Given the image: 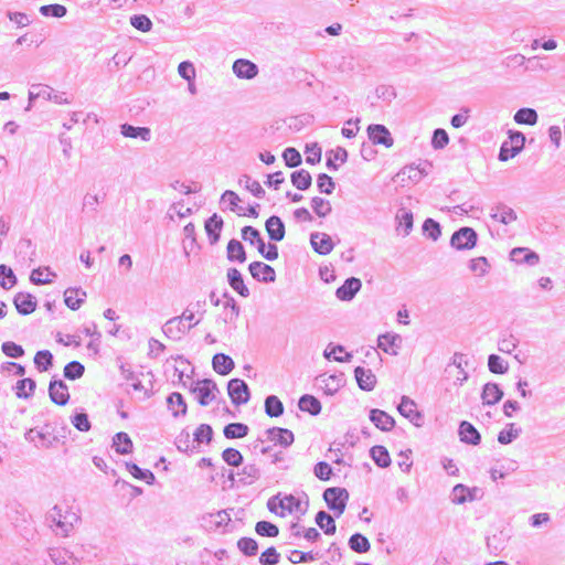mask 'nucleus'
<instances>
[{
  "instance_id": "f257e3e1",
  "label": "nucleus",
  "mask_w": 565,
  "mask_h": 565,
  "mask_svg": "<svg viewBox=\"0 0 565 565\" xmlns=\"http://www.w3.org/2000/svg\"><path fill=\"white\" fill-rule=\"evenodd\" d=\"M67 427L60 429L56 422L49 420L42 426L30 428L24 434V439L39 450H47L56 447L60 443L64 444Z\"/></svg>"
},
{
  "instance_id": "f03ea898",
  "label": "nucleus",
  "mask_w": 565,
  "mask_h": 565,
  "mask_svg": "<svg viewBox=\"0 0 565 565\" xmlns=\"http://www.w3.org/2000/svg\"><path fill=\"white\" fill-rule=\"evenodd\" d=\"M79 516L68 507L54 505L45 515V522L55 535L67 537L74 530Z\"/></svg>"
},
{
  "instance_id": "7ed1b4c3",
  "label": "nucleus",
  "mask_w": 565,
  "mask_h": 565,
  "mask_svg": "<svg viewBox=\"0 0 565 565\" xmlns=\"http://www.w3.org/2000/svg\"><path fill=\"white\" fill-rule=\"evenodd\" d=\"M242 238L250 244L256 242L259 254L267 260H276L278 258V247L275 244H268V252H265V242L257 228L253 226H244L242 228Z\"/></svg>"
},
{
  "instance_id": "20e7f679",
  "label": "nucleus",
  "mask_w": 565,
  "mask_h": 565,
  "mask_svg": "<svg viewBox=\"0 0 565 565\" xmlns=\"http://www.w3.org/2000/svg\"><path fill=\"white\" fill-rule=\"evenodd\" d=\"M190 392L195 396L200 405L207 406L213 399H215V394L220 391L213 380L205 379L192 382Z\"/></svg>"
},
{
  "instance_id": "39448f33",
  "label": "nucleus",
  "mask_w": 565,
  "mask_h": 565,
  "mask_svg": "<svg viewBox=\"0 0 565 565\" xmlns=\"http://www.w3.org/2000/svg\"><path fill=\"white\" fill-rule=\"evenodd\" d=\"M323 499L328 508L339 518L345 510L349 492L344 488L332 487L323 492Z\"/></svg>"
},
{
  "instance_id": "423d86ee",
  "label": "nucleus",
  "mask_w": 565,
  "mask_h": 565,
  "mask_svg": "<svg viewBox=\"0 0 565 565\" xmlns=\"http://www.w3.org/2000/svg\"><path fill=\"white\" fill-rule=\"evenodd\" d=\"M185 322L182 316L172 317L162 326V332L167 338L179 341L189 330L198 326L201 319H198L193 323L185 324Z\"/></svg>"
},
{
  "instance_id": "0eeeda50",
  "label": "nucleus",
  "mask_w": 565,
  "mask_h": 565,
  "mask_svg": "<svg viewBox=\"0 0 565 565\" xmlns=\"http://www.w3.org/2000/svg\"><path fill=\"white\" fill-rule=\"evenodd\" d=\"M64 93L55 92L52 87L47 85L38 84L32 85L29 92V99L31 103L36 98H43L45 100H51L58 105L70 104L71 100L64 97Z\"/></svg>"
},
{
  "instance_id": "6e6552de",
  "label": "nucleus",
  "mask_w": 565,
  "mask_h": 565,
  "mask_svg": "<svg viewBox=\"0 0 565 565\" xmlns=\"http://www.w3.org/2000/svg\"><path fill=\"white\" fill-rule=\"evenodd\" d=\"M477 241L478 235L473 228L461 227L452 234L450 245L459 250L471 249L476 246Z\"/></svg>"
},
{
  "instance_id": "1a4fd4ad",
  "label": "nucleus",
  "mask_w": 565,
  "mask_h": 565,
  "mask_svg": "<svg viewBox=\"0 0 565 565\" xmlns=\"http://www.w3.org/2000/svg\"><path fill=\"white\" fill-rule=\"evenodd\" d=\"M227 392L235 405L246 404L250 398L248 385L241 379H232L227 384Z\"/></svg>"
},
{
  "instance_id": "9d476101",
  "label": "nucleus",
  "mask_w": 565,
  "mask_h": 565,
  "mask_svg": "<svg viewBox=\"0 0 565 565\" xmlns=\"http://www.w3.org/2000/svg\"><path fill=\"white\" fill-rule=\"evenodd\" d=\"M397 409L402 416L407 418L416 427H422L424 424V416L417 409L416 403L408 396H403Z\"/></svg>"
},
{
  "instance_id": "9b49d317",
  "label": "nucleus",
  "mask_w": 565,
  "mask_h": 565,
  "mask_svg": "<svg viewBox=\"0 0 565 565\" xmlns=\"http://www.w3.org/2000/svg\"><path fill=\"white\" fill-rule=\"evenodd\" d=\"M367 135L370 140L374 145H383L386 148H391L394 143V139L390 130L380 124H373L367 127Z\"/></svg>"
},
{
  "instance_id": "f8f14e48",
  "label": "nucleus",
  "mask_w": 565,
  "mask_h": 565,
  "mask_svg": "<svg viewBox=\"0 0 565 565\" xmlns=\"http://www.w3.org/2000/svg\"><path fill=\"white\" fill-rule=\"evenodd\" d=\"M248 270L254 279L260 282H274L276 280V271L263 262H253L248 266Z\"/></svg>"
},
{
  "instance_id": "ddd939ff",
  "label": "nucleus",
  "mask_w": 565,
  "mask_h": 565,
  "mask_svg": "<svg viewBox=\"0 0 565 565\" xmlns=\"http://www.w3.org/2000/svg\"><path fill=\"white\" fill-rule=\"evenodd\" d=\"M49 395L53 403L64 406L68 403L67 385L62 380H52L49 385Z\"/></svg>"
},
{
  "instance_id": "4468645a",
  "label": "nucleus",
  "mask_w": 565,
  "mask_h": 565,
  "mask_svg": "<svg viewBox=\"0 0 565 565\" xmlns=\"http://www.w3.org/2000/svg\"><path fill=\"white\" fill-rule=\"evenodd\" d=\"M13 305L20 315L26 316L35 311L38 301L33 295L21 291L14 296Z\"/></svg>"
},
{
  "instance_id": "2eb2a0df",
  "label": "nucleus",
  "mask_w": 565,
  "mask_h": 565,
  "mask_svg": "<svg viewBox=\"0 0 565 565\" xmlns=\"http://www.w3.org/2000/svg\"><path fill=\"white\" fill-rule=\"evenodd\" d=\"M47 553L54 565H81L79 559L64 547H50Z\"/></svg>"
},
{
  "instance_id": "dca6fc26",
  "label": "nucleus",
  "mask_w": 565,
  "mask_h": 565,
  "mask_svg": "<svg viewBox=\"0 0 565 565\" xmlns=\"http://www.w3.org/2000/svg\"><path fill=\"white\" fill-rule=\"evenodd\" d=\"M361 287L362 282L359 278L350 277L337 289L335 296L342 301H350L360 291Z\"/></svg>"
},
{
  "instance_id": "f3484780",
  "label": "nucleus",
  "mask_w": 565,
  "mask_h": 565,
  "mask_svg": "<svg viewBox=\"0 0 565 565\" xmlns=\"http://www.w3.org/2000/svg\"><path fill=\"white\" fill-rule=\"evenodd\" d=\"M267 438L284 448L292 445L295 440L294 433L287 428L273 427L266 430Z\"/></svg>"
},
{
  "instance_id": "a211bd4d",
  "label": "nucleus",
  "mask_w": 565,
  "mask_h": 565,
  "mask_svg": "<svg viewBox=\"0 0 565 565\" xmlns=\"http://www.w3.org/2000/svg\"><path fill=\"white\" fill-rule=\"evenodd\" d=\"M511 260L516 264H526L535 266L540 262V256L526 247H515L510 253Z\"/></svg>"
},
{
  "instance_id": "6ab92c4d",
  "label": "nucleus",
  "mask_w": 565,
  "mask_h": 565,
  "mask_svg": "<svg viewBox=\"0 0 565 565\" xmlns=\"http://www.w3.org/2000/svg\"><path fill=\"white\" fill-rule=\"evenodd\" d=\"M310 243L315 252L320 255H328L333 249V242L326 233L315 232L310 235Z\"/></svg>"
},
{
  "instance_id": "aec40b11",
  "label": "nucleus",
  "mask_w": 565,
  "mask_h": 565,
  "mask_svg": "<svg viewBox=\"0 0 565 565\" xmlns=\"http://www.w3.org/2000/svg\"><path fill=\"white\" fill-rule=\"evenodd\" d=\"M233 72L238 78L252 79L258 74V67L249 60L238 58L233 64Z\"/></svg>"
},
{
  "instance_id": "412c9836",
  "label": "nucleus",
  "mask_w": 565,
  "mask_h": 565,
  "mask_svg": "<svg viewBox=\"0 0 565 565\" xmlns=\"http://www.w3.org/2000/svg\"><path fill=\"white\" fill-rule=\"evenodd\" d=\"M354 376L358 383V386L366 392L374 390L376 385V376L370 369H364L362 366H356L354 370Z\"/></svg>"
},
{
  "instance_id": "4be33fe9",
  "label": "nucleus",
  "mask_w": 565,
  "mask_h": 565,
  "mask_svg": "<svg viewBox=\"0 0 565 565\" xmlns=\"http://www.w3.org/2000/svg\"><path fill=\"white\" fill-rule=\"evenodd\" d=\"M458 434L460 440L465 444L477 446L481 441L480 433L471 423L467 420H462L460 423Z\"/></svg>"
},
{
  "instance_id": "5701e85b",
  "label": "nucleus",
  "mask_w": 565,
  "mask_h": 565,
  "mask_svg": "<svg viewBox=\"0 0 565 565\" xmlns=\"http://www.w3.org/2000/svg\"><path fill=\"white\" fill-rule=\"evenodd\" d=\"M266 231L271 241L280 242L285 237V224L279 216L273 215L265 223Z\"/></svg>"
},
{
  "instance_id": "b1692460",
  "label": "nucleus",
  "mask_w": 565,
  "mask_h": 565,
  "mask_svg": "<svg viewBox=\"0 0 565 565\" xmlns=\"http://www.w3.org/2000/svg\"><path fill=\"white\" fill-rule=\"evenodd\" d=\"M205 526L209 530L216 531L223 526H226L231 522V516L225 510L217 511L216 513H210L202 518Z\"/></svg>"
},
{
  "instance_id": "393cba45",
  "label": "nucleus",
  "mask_w": 565,
  "mask_h": 565,
  "mask_svg": "<svg viewBox=\"0 0 565 565\" xmlns=\"http://www.w3.org/2000/svg\"><path fill=\"white\" fill-rule=\"evenodd\" d=\"M402 338L398 334L385 333L377 339V347L385 353L397 355V349L401 347Z\"/></svg>"
},
{
  "instance_id": "a878e982",
  "label": "nucleus",
  "mask_w": 565,
  "mask_h": 565,
  "mask_svg": "<svg viewBox=\"0 0 565 565\" xmlns=\"http://www.w3.org/2000/svg\"><path fill=\"white\" fill-rule=\"evenodd\" d=\"M370 420L381 430L388 431L394 425V418L386 412L374 408L370 412Z\"/></svg>"
},
{
  "instance_id": "bb28decb",
  "label": "nucleus",
  "mask_w": 565,
  "mask_h": 565,
  "mask_svg": "<svg viewBox=\"0 0 565 565\" xmlns=\"http://www.w3.org/2000/svg\"><path fill=\"white\" fill-rule=\"evenodd\" d=\"M491 218H493L494 221H498L502 224H510L512 222H514L518 216H516V213L514 212V210L505 204H498L495 205L492 210H491V214H490Z\"/></svg>"
},
{
  "instance_id": "cd10ccee",
  "label": "nucleus",
  "mask_w": 565,
  "mask_h": 565,
  "mask_svg": "<svg viewBox=\"0 0 565 565\" xmlns=\"http://www.w3.org/2000/svg\"><path fill=\"white\" fill-rule=\"evenodd\" d=\"M503 397V391L497 383L489 382L484 384L481 399L484 405H494L501 401Z\"/></svg>"
},
{
  "instance_id": "c85d7f7f",
  "label": "nucleus",
  "mask_w": 565,
  "mask_h": 565,
  "mask_svg": "<svg viewBox=\"0 0 565 565\" xmlns=\"http://www.w3.org/2000/svg\"><path fill=\"white\" fill-rule=\"evenodd\" d=\"M222 228L223 220L216 213H214L205 221V231L211 244L218 242Z\"/></svg>"
},
{
  "instance_id": "c756f323",
  "label": "nucleus",
  "mask_w": 565,
  "mask_h": 565,
  "mask_svg": "<svg viewBox=\"0 0 565 565\" xmlns=\"http://www.w3.org/2000/svg\"><path fill=\"white\" fill-rule=\"evenodd\" d=\"M120 134L126 138H140L142 141L151 140V130L148 127H135L130 124L120 125Z\"/></svg>"
},
{
  "instance_id": "7c9ffc66",
  "label": "nucleus",
  "mask_w": 565,
  "mask_h": 565,
  "mask_svg": "<svg viewBox=\"0 0 565 565\" xmlns=\"http://www.w3.org/2000/svg\"><path fill=\"white\" fill-rule=\"evenodd\" d=\"M227 281L230 286L242 297L249 296V289L245 286L241 271L236 268L227 270Z\"/></svg>"
},
{
  "instance_id": "2f4dec72",
  "label": "nucleus",
  "mask_w": 565,
  "mask_h": 565,
  "mask_svg": "<svg viewBox=\"0 0 565 565\" xmlns=\"http://www.w3.org/2000/svg\"><path fill=\"white\" fill-rule=\"evenodd\" d=\"M212 365L220 375H227L235 366L233 359L224 353H216L212 359Z\"/></svg>"
},
{
  "instance_id": "473e14b6",
  "label": "nucleus",
  "mask_w": 565,
  "mask_h": 565,
  "mask_svg": "<svg viewBox=\"0 0 565 565\" xmlns=\"http://www.w3.org/2000/svg\"><path fill=\"white\" fill-rule=\"evenodd\" d=\"M205 300H198L196 302L190 303L182 312V318L188 323H193L198 319H202L205 313Z\"/></svg>"
},
{
  "instance_id": "72a5a7b5",
  "label": "nucleus",
  "mask_w": 565,
  "mask_h": 565,
  "mask_svg": "<svg viewBox=\"0 0 565 565\" xmlns=\"http://www.w3.org/2000/svg\"><path fill=\"white\" fill-rule=\"evenodd\" d=\"M64 297L65 305L72 310H77L86 298V291L81 288H67Z\"/></svg>"
},
{
  "instance_id": "f704fd0d",
  "label": "nucleus",
  "mask_w": 565,
  "mask_h": 565,
  "mask_svg": "<svg viewBox=\"0 0 565 565\" xmlns=\"http://www.w3.org/2000/svg\"><path fill=\"white\" fill-rule=\"evenodd\" d=\"M167 403L168 408L171 411L174 417H178L180 415L184 416L186 414V403L180 393H171L167 398Z\"/></svg>"
},
{
  "instance_id": "c9c22d12",
  "label": "nucleus",
  "mask_w": 565,
  "mask_h": 565,
  "mask_svg": "<svg viewBox=\"0 0 565 565\" xmlns=\"http://www.w3.org/2000/svg\"><path fill=\"white\" fill-rule=\"evenodd\" d=\"M396 222H397V227H396V231L397 232H401L402 231V235L403 236H407L412 228H413V213L411 211H407L405 209H401L398 210V212L396 213Z\"/></svg>"
},
{
  "instance_id": "e433bc0d",
  "label": "nucleus",
  "mask_w": 565,
  "mask_h": 565,
  "mask_svg": "<svg viewBox=\"0 0 565 565\" xmlns=\"http://www.w3.org/2000/svg\"><path fill=\"white\" fill-rule=\"evenodd\" d=\"M298 406L300 411L309 413L312 416H317L321 412L320 401L309 394H305L299 398Z\"/></svg>"
},
{
  "instance_id": "4c0bfd02",
  "label": "nucleus",
  "mask_w": 565,
  "mask_h": 565,
  "mask_svg": "<svg viewBox=\"0 0 565 565\" xmlns=\"http://www.w3.org/2000/svg\"><path fill=\"white\" fill-rule=\"evenodd\" d=\"M246 258L244 245L235 238L231 239L227 244V259L230 262L245 263Z\"/></svg>"
},
{
  "instance_id": "58836bf2",
  "label": "nucleus",
  "mask_w": 565,
  "mask_h": 565,
  "mask_svg": "<svg viewBox=\"0 0 565 565\" xmlns=\"http://www.w3.org/2000/svg\"><path fill=\"white\" fill-rule=\"evenodd\" d=\"M113 447L120 455H128L132 451V441L127 433L120 431L113 437Z\"/></svg>"
},
{
  "instance_id": "ea45409f",
  "label": "nucleus",
  "mask_w": 565,
  "mask_h": 565,
  "mask_svg": "<svg viewBox=\"0 0 565 565\" xmlns=\"http://www.w3.org/2000/svg\"><path fill=\"white\" fill-rule=\"evenodd\" d=\"M290 179L292 185L300 191L308 190L312 183L311 174L305 169L294 171Z\"/></svg>"
},
{
  "instance_id": "a19ab883",
  "label": "nucleus",
  "mask_w": 565,
  "mask_h": 565,
  "mask_svg": "<svg viewBox=\"0 0 565 565\" xmlns=\"http://www.w3.org/2000/svg\"><path fill=\"white\" fill-rule=\"evenodd\" d=\"M316 523L327 535H333L337 531L334 519L326 511L316 514Z\"/></svg>"
},
{
  "instance_id": "79ce46f5",
  "label": "nucleus",
  "mask_w": 565,
  "mask_h": 565,
  "mask_svg": "<svg viewBox=\"0 0 565 565\" xmlns=\"http://www.w3.org/2000/svg\"><path fill=\"white\" fill-rule=\"evenodd\" d=\"M248 431L249 427L243 423H231L223 429V434L227 439L244 438L248 435Z\"/></svg>"
},
{
  "instance_id": "37998d69",
  "label": "nucleus",
  "mask_w": 565,
  "mask_h": 565,
  "mask_svg": "<svg viewBox=\"0 0 565 565\" xmlns=\"http://www.w3.org/2000/svg\"><path fill=\"white\" fill-rule=\"evenodd\" d=\"M49 276L54 278L56 277V274L54 271H51L49 267H39L31 271L30 281L38 286L51 284L53 279L50 278Z\"/></svg>"
},
{
  "instance_id": "c03bdc74",
  "label": "nucleus",
  "mask_w": 565,
  "mask_h": 565,
  "mask_svg": "<svg viewBox=\"0 0 565 565\" xmlns=\"http://www.w3.org/2000/svg\"><path fill=\"white\" fill-rule=\"evenodd\" d=\"M265 413L269 417H279L284 414V404L276 395H268L265 398Z\"/></svg>"
},
{
  "instance_id": "a18cd8bd",
  "label": "nucleus",
  "mask_w": 565,
  "mask_h": 565,
  "mask_svg": "<svg viewBox=\"0 0 565 565\" xmlns=\"http://www.w3.org/2000/svg\"><path fill=\"white\" fill-rule=\"evenodd\" d=\"M370 456L380 468H387L391 465V457L384 446H373Z\"/></svg>"
},
{
  "instance_id": "49530a36",
  "label": "nucleus",
  "mask_w": 565,
  "mask_h": 565,
  "mask_svg": "<svg viewBox=\"0 0 565 565\" xmlns=\"http://www.w3.org/2000/svg\"><path fill=\"white\" fill-rule=\"evenodd\" d=\"M522 433L521 427H516L515 424L510 423L499 433L498 441L502 445L511 444Z\"/></svg>"
},
{
  "instance_id": "de8ad7c7",
  "label": "nucleus",
  "mask_w": 565,
  "mask_h": 565,
  "mask_svg": "<svg viewBox=\"0 0 565 565\" xmlns=\"http://www.w3.org/2000/svg\"><path fill=\"white\" fill-rule=\"evenodd\" d=\"M537 113L533 108H520L515 115L514 120L519 125H530L533 126L537 122Z\"/></svg>"
},
{
  "instance_id": "09e8293b",
  "label": "nucleus",
  "mask_w": 565,
  "mask_h": 565,
  "mask_svg": "<svg viewBox=\"0 0 565 565\" xmlns=\"http://www.w3.org/2000/svg\"><path fill=\"white\" fill-rule=\"evenodd\" d=\"M349 547L355 553H366L371 548L370 541L361 533H354L349 539Z\"/></svg>"
},
{
  "instance_id": "8fccbe9b",
  "label": "nucleus",
  "mask_w": 565,
  "mask_h": 565,
  "mask_svg": "<svg viewBox=\"0 0 565 565\" xmlns=\"http://www.w3.org/2000/svg\"><path fill=\"white\" fill-rule=\"evenodd\" d=\"M36 383L32 379H22L17 382L15 394L19 398H29L34 394Z\"/></svg>"
},
{
  "instance_id": "3c124183",
  "label": "nucleus",
  "mask_w": 565,
  "mask_h": 565,
  "mask_svg": "<svg viewBox=\"0 0 565 565\" xmlns=\"http://www.w3.org/2000/svg\"><path fill=\"white\" fill-rule=\"evenodd\" d=\"M224 298H226V301L224 303V309L228 310V312L225 313V322L234 323L237 318L239 317V306L235 301V299L230 296L227 292L224 294Z\"/></svg>"
},
{
  "instance_id": "603ef678",
  "label": "nucleus",
  "mask_w": 565,
  "mask_h": 565,
  "mask_svg": "<svg viewBox=\"0 0 565 565\" xmlns=\"http://www.w3.org/2000/svg\"><path fill=\"white\" fill-rule=\"evenodd\" d=\"M239 184L245 189L252 192L254 196L257 199H263L266 194L265 190L260 185V183L256 180H253L249 175L243 174L239 179Z\"/></svg>"
},
{
  "instance_id": "864d4df0",
  "label": "nucleus",
  "mask_w": 565,
  "mask_h": 565,
  "mask_svg": "<svg viewBox=\"0 0 565 565\" xmlns=\"http://www.w3.org/2000/svg\"><path fill=\"white\" fill-rule=\"evenodd\" d=\"M467 493H470V488L462 483H458L452 488L451 501L456 504H463L467 501H473L476 499L475 495L468 497Z\"/></svg>"
},
{
  "instance_id": "5fc2aeb1",
  "label": "nucleus",
  "mask_w": 565,
  "mask_h": 565,
  "mask_svg": "<svg viewBox=\"0 0 565 565\" xmlns=\"http://www.w3.org/2000/svg\"><path fill=\"white\" fill-rule=\"evenodd\" d=\"M237 548L245 556H256L258 553V543L252 537H241L237 541Z\"/></svg>"
},
{
  "instance_id": "6e6d98bb",
  "label": "nucleus",
  "mask_w": 565,
  "mask_h": 565,
  "mask_svg": "<svg viewBox=\"0 0 565 565\" xmlns=\"http://www.w3.org/2000/svg\"><path fill=\"white\" fill-rule=\"evenodd\" d=\"M34 364L40 372L47 371L53 365V354L49 350L38 351L34 356Z\"/></svg>"
},
{
  "instance_id": "4d7b16f0",
  "label": "nucleus",
  "mask_w": 565,
  "mask_h": 565,
  "mask_svg": "<svg viewBox=\"0 0 565 565\" xmlns=\"http://www.w3.org/2000/svg\"><path fill=\"white\" fill-rule=\"evenodd\" d=\"M488 367L491 373L505 374L509 371V363L500 355L490 354L488 356Z\"/></svg>"
},
{
  "instance_id": "13d9d810",
  "label": "nucleus",
  "mask_w": 565,
  "mask_h": 565,
  "mask_svg": "<svg viewBox=\"0 0 565 565\" xmlns=\"http://www.w3.org/2000/svg\"><path fill=\"white\" fill-rule=\"evenodd\" d=\"M255 532L263 537H276L279 534V529L269 521H258L255 524Z\"/></svg>"
},
{
  "instance_id": "bf43d9fd",
  "label": "nucleus",
  "mask_w": 565,
  "mask_h": 565,
  "mask_svg": "<svg viewBox=\"0 0 565 565\" xmlns=\"http://www.w3.org/2000/svg\"><path fill=\"white\" fill-rule=\"evenodd\" d=\"M301 502L298 498L294 497L292 494L285 495L282 499L279 500V508L281 509V512L279 513L280 516H285V512H296L300 511Z\"/></svg>"
},
{
  "instance_id": "052dcab7",
  "label": "nucleus",
  "mask_w": 565,
  "mask_h": 565,
  "mask_svg": "<svg viewBox=\"0 0 565 565\" xmlns=\"http://www.w3.org/2000/svg\"><path fill=\"white\" fill-rule=\"evenodd\" d=\"M17 284V277L13 273V270L4 265H0V286L8 290L11 289Z\"/></svg>"
},
{
  "instance_id": "680f3d73",
  "label": "nucleus",
  "mask_w": 565,
  "mask_h": 565,
  "mask_svg": "<svg viewBox=\"0 0 565 565\" xmlns=\"http://www.w3.org/2000/svg\"><path fill=\"white\" fill-rule=\"evenodd\" d=\"M128 471L138 480H142L148 484L154 481V475L148 469H141L136 463H127Z\"/></svg>"
},
{
  "instance_id": "e2e57ef3",
  "label": "nucleus",
  "mask_w": 565,
  "mask_h": 565,
  "mask_svg": "<svg viewBox=\"0 0 565 565\" xmlns=\"http://www.w3.org/2000/svg\"><path fill=\"white\" fill-rule=\"evenodd\" d=\"M311 207L319 217H326L332 211L331 203L320 196L311 199Z\"/></svg>"
},
{
  "instance_id": "0e129e2a",
  "label": "nucleus",
  "mask_w": 565,
  "mask_h": 565,
  "mask_svg": "<svg viewBox=\"0 0 565 565\" xmlns=\"http://www.w3.org/2000/svg\"><path fill=\"white\" fill-rule=\"evenodd\" d=\"M40 13L44 17H54V18H63L67 13V9L63 4L54 3V4H45L40 7Z\"/></svg>"
},
{
  "instance_id": "69168bd1",
  "label": "nucleus",
  "mask_w": 565,
  "mask_h": 565,
  "mask_svg": "<svg viewBox=\"0 0 565 565\" xmlns=\"http://www.w3.org/2000/svg\"><path fill=\"white\" fill-rule=\"evenodd\" d=\"M85 372L84 365L78 361H72L64 366V376L68 380H77Z\"/></svg>"
},
{
  "instance_id": "338daca9",
  "label": "nucleus",
  "mask_w": 565,
  "mask_h": 565,
  "mask_svg": "<svg viewBox=\"0 0 565 565\" xmlns=\"http://www.w3.org/2000/svg\"><path fill=\"white\" fill-rule=\"evenodd\" d=\"M423 232L425 235H427V237L431 238L433 241H437L441 235V228L439 223L433 218H427L424 221Z\"/></svg>"
},
{
  "instance_id": "774afa93",
  "label": "nucleus",
  "mask_w": 565,
  "mask_h": 565,
  "mask_svg": "<svg viewBox=\"0 0 565 565\" xmlns=\"http://www.w3.org/2000/svg\"><path fill=\"white\" fill-rule=\"evenodd\" d=\"M280 561V554L274 546L266 548L259 556L262 565H277Z\"/></svg>"
}]
</instances>
